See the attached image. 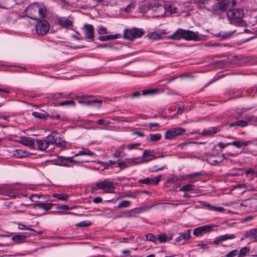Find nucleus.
I'll use <instances>...</instances> for the list:
<instances>
[{
  "instance_id": "obj_1",
  "label": "nucleus",
  "mask_w": 257,
  "mask_h": 257,
  "mask_svg": "<svg viewBox=\"0 0 257 257\" xmlns=\"http://www.w3.org/2000/svg\"><path fill=\"white\" fill-rule=\"evenodd\" d=\"M26 13L29 18L34 20H38L44 17L46 13V9L43 4L34 3L27 8Z\"/></svg>"
},
{
  "instance_id": "obj_2",
  "label": "nucleus",
  "mask_w": 257,
  "mask_h": 257,
  "mask_svg": "<svg viewBox=\"0 0 257 257\" xmlns=\"http://www.w3.org/2000/svg\"><path fill=\"white\" fill-rule=\"evenodd\" d=\"M169 38L176 40L183 39L187 41H197L200 40L198 32H195L191 30L182 29H178L172 35L170 36Z\"/></svg>"
},
{
  "instance_id": "obj_3",
  "label": "nucleus",
  "mask_w": 257,
  "mask_h": 257,
  "mask_svg": "<svg viewBox=\"0 0 257 257\" xmlns=\"http://www.w3.org/2000/svg\"><path fill=\"white\" fill-rule=\"evenodd\" d=\"M227 15L230 23L237 26H243L245 24V21L242 20L244 12L242 9L229 10Z\"/></svg>"
},
{
  "instance_id": "obj_4",
  "label": "nucleus",
  "mask_w": 257,
  "mask_h": 257,
  "mask_svg": "<svg viewBox=\"0 0 257 257\" xmlns=\"http://www.w3.org/2000/svg\"><path fill=\"white\" fill-rule=\"evenodd\" d=\"M115 187L114 186V183L108 180H104L99 182H97L94 187L92 188L93 190H102L105 193H113Z\"/></svg>"
},
{
  "instance_id": "obj_5",
  "label": "nucleus",
  "mask_w": 257,
  "mask_h": 257,
  "mask_svg": "<svg viewBox=\"0 0 257 257\" xmlns=\"http://www.w3.org/2000/svg\"><path fill=\"white\" fill-rule=\"evenodd\" d=\"M145 33L142 29L134 28L131 29H126L123 33V38L131 41L141 37Z\"/></svg>"
},
{
  "instance_id": "obj_6",
  "label": "nucleus",
  "mask_w": 257,
  "mask_h": 257,
  "mask_svg": "<svg viewBox=\"0 0 257 257\" xmlns=\"http://www.w3.org/2000/svg\"><path fill=\"white\" fill-rule=\"evenodd\" d=\"M41 197V195L35 194H33L30 196V199H31V201L37 203L34 205V208L36 209H43L45 211H47L51 209L53 205L52 204L39 203V199Z\"/></svg>"
},
{
  "instance_id": "obj_7",
  "label": "nucleus",
  "mask_w": 257,
  "mask_h": 257,
  "mask_svg": "<svg viewBox=\"0 0 257 257\" xmlns=\"http://www.w3.org/2000/svg\"><path fill=\"white\" fill-rule=\"evenodd\" d=\"M46 141L50 144H56L60 147H64L66 145V142L60 140L59 135L55 132H52L46 138Z\"/></svg>"
},
{
  "instance_id": "obj_8",
  "label": "nucleus",
  "mask_w": 257,
  "mask_h": 257,
  "mask_svg": "<svg viewBox=\"0 0 257 257\" xmlns=\"http://www.w3.org/2000/svg\"><path fill=\"white\" fill-rule=\"evenodd\" d=\"M49 24L45 20H40L36 25V31L38 35H44L47 33L49 30Z\"/></svg>"
},
{
  "instance_id": "obj_9",
  "label": "nucleus",
  "mask_w": 257,
  "mask_h": 257,
  "mask_svg": "<svg viewBox=\"0 0 257 257\" xmlns=\"http://www.w3.org/2000/svg\"><path fill=\"white\" fill-rule=\"evenodd\" d=\"M84 39L89 42H92L94 37V27L92 25L85 24L83 26Z\"/></svg>"
},
{
  "instance_id": "obj_10",
  "label": "nucleus",
  "mask_w": 257,
  "mask_h": 257,
  "mask_svg": "<svg viewBox=\"0 0 257 257\" xmlns=\"http://www.w3.org/2000/svg\"><path fill=\"white\" fill-rule=\"evenodd\" d=\"M214 225L212 224L205 225L195 228L193 230V234L195 236H202L212 230Z\"/></svg>"
},
{
  "instance_id": "obj_11",
  "label": "nucleus",
  "mask_w": 257,
  "mask_h": 257,
  "mask_svg": "<svg viewBox=\"0 0 257 257\" xmlns=\"http://www.w3.org/2000/svg\"><path fill=\"white\" fill-rule=\"evenodd\" d=\"M101 103V100L92 99L84 96H81V104H82L99 107Z\"/></svg>"
},
{
  "instance_id": "obj_12",
  "label": "nucleus",
  "mask_w": 257,
  "mask_h": 257,
  "mask_svg": "<svg viewBox=\"0 0 257 257\" xmlns=\"http://www.w3.org/2000/svg\"><path fill=\"white\" fill-rule=\"evenodd\" d=\"M223 157H224V155L221 156L208 154L206 156V160L211 165H216L223 160Z\"/></svg>"
},
{
  "instance_id": "obj_13",
  "label": "nucleus",
  "mask_w": 257,
  "mask_h": 257,
  "mask_svg": "<svg viewBox=\"0 0 257 257\" xmlns=\"http://www.w3.org/2000/svg\"><path fill=\"white\" fill-rule=\"evenodd\" d=\"M161 177V176L160 175L154 178H146L139 180L138 183L147 185H156L160 182Z\"/></svg>"
},
{
  "instance_id": "obj_14",
  "label": "nucleus",
  "mask_w": 257,
  "mask_h": 257,
  "mask_svg": "<svg viewBox=\"0 0 257 257\" xmlns=\"http://www.w3.org/2000/svg\"><path fill=\"white\" fill-rule=\"evenodd\" d=\"M240 205L242 206L249 208L250 211H252L257 207V199H248L243 201Z\"/></svg>"
},
{
  "instance_id": "obj_15",
  "label": "nucleus",
  "mask_w": 257,
  "mask_h": 257,
  "mask_svg": "<svg viewBox=\"0 0 257 257\" xmlns=\"http://www.w3.org/2000/svg\"><path fill=\"white\" fill-rule=\"evenodd\" d=\"M136 213L137 211L136 209H133L132 210H130L128 211L121 212L119 214L114 216L113 217V218H117L121 217H130L134 216Z\"/></svg>"
},
{
  "instance_id": "obj_16",
  "label": "nucleus",
  "mask_w": 257,
  "mask_h": 257,
  "mask_svg": "<svg viewBox=\"0 0 257 257\" xmlns=\"http://www.w3.org/2000/svg\"><path fill=\"white\" fill-rule=\"evenodd\" d=\"M251 143V141H235L232 142H229V144H230V145L233 146L237 148H241L243 147H246Z\"/></svg>"
},
{
  "instance_id": "obj_17",
  "label": "nucleus",
  "mask_w": 257,
  "mask_h": 257,
  "mask_svg": "<svg viewBox=\"0 0 257 257\" xmlns=\"http://www.w3.org/2000/svg\"><path fill=\"white\" fill-rule=\"evenodd\" d=\"M137 159H134L132 160H128L126 162H121L118 163V166L121 169H124L126 167H128L130 166L133 165L134 164H138Z\"/></svg>"
},
{
  "instance_id": "obj_18",
  "label": "nucleus",
  "mask_w": 257,
  "mask_h": 257,
  "mask_svg": "<svg viewBox=\"0 0 257 257\" xmlns=\"http://www.w3.org/2000/svg\"><path fill=\"white\" fill-rule=\"evenodd\" d=\"M20 142L25 146L29 147L35 146L34 140L30 138H28L26 137L22 138Z\"/></svg>"
},
{
  "instance_id": "obj_19",
  "label": "nucleus",
  "mask_w": 257,
  "mask_h": 257,
  "mask_svg": "<svg viewBox=\"0 0 257 257\" xmlns=\"http://www.w3.org/2000/svg\"><path fill=\"white\" fill-rule=\"evenodd\" d=\"M219 131V128L218 127H212L208 130H204L201 133V135L203 136H212L216 134Z\"/></svg>"
},
{
  "instance_id": "obj_20",
  "label": "nucleus",
  "mask_w": 257,
  "mask_h": 257,
  "mask_svg": "<svg viewBox=\"0 0 257 257\" xmlns=\"http://www.w3.org/2000/svg\"><path fill=\"white\" fill-rule=\"evenodd\" d=\"M36 144L38 149L42 151L46 150L49 146L46 140H37Z\"/></svg>"
},
{
  "instance_id": "obj_21",
  "label": "nucleus",
  "mask_w": 257,
  "mask_h": 257,
  "mask_svg": "<svg viewBox=\"0 0 257 257\" xmlns=\"http://www.w3.org/2000/svg\"><path fill=\"white\" fill-rule=\"evenodd\" d=\"M120 35L119 34L110 35L107 36H99L98 39L101 41H106L110 40L116 39L120 38Z\"/></svg>"
},
{
  "instance_id": "obj_22",
  "label": "nucleus",
  "mask_w": 257,
  "mask_h": 257,
  "mask_svg": "<svg viewBox=\"0 0 257 257\" xmlns=\"http://www.w3.org/2000/svg\"><path fill=\"white\" fill-rule=\"evenodd\" d=\"M58 23L63 27H67L72 25V23L71 20L66 18H61L58 20Z\"/></svg>"
},
{
  "instance_id": "obj_23",
  "label": "nucleus",
  "mask_w": 257,
  "mask_h": 257,
  "mask_svg": "<svg viewBox=\"0 0 257 257\" xmlns=\"http://www.w3.org/2000/svg\"><path fill=\"white\" fill-rule=\"evenodd\" d=\"M235 32V30H233L228 32H220L215 35L217 37H220L221 40L226 39L230 37Z\"/></svg>"
},
{
  "instance_id": "obj_24",
  "label": "nucleus",
  "mask_w": 257,
  "mask_h": 257,
  "mask_svg": "<svg viewBox=\"0 0 257 257\" xmlns=\"http://www.w3.org/2000/svg\"><path fill=\"white\" fill-rule=\"evenodd\" d=\"M26 239V236L23 234H18L12 237V240L16 243H21L24 242Z\"/></svg>"
},
{
  "instance_id": "obj_25",
  "label": "nucleus",
  "mask_w": 257,
  "mask_h": 257,
  "mask_svg": "<svg viewBox=\"0 0 257 257\" xmlns=\"http://www.w3.org/2000/svg\"><path fill=\"white\" fill-rule=\"evenodd\" d=\"M152 153H153V151L145 150L143 153V157H142V159L140 161H137L138 164L142 163L143 162H148L149 161H151V160H152L155 159L156 157H152V158H149L147 159L145 158L146 156L148 155L149 154Z\"/></svg>"
},
{
  "instance_id": "obj_26",
  "label": "nucleus",
  "mask_w": 257,
  "mask_h": 257,
  "mask_svg": "<svg viewBox=\"0 0 257 257\" xmlns=\"http://www.w3.org/2000/svg\"><path fill=\"white\" fill-rule=\"evenodd\" d=\"M150 6L152 8H158L162 10L163 12L164 11V7H163L160 3L159 0H154L152 1L150 4Z\"/></svg>"
},
{
  "instance_id": "obj_27",
  "label": "nucleus",
  "mask_w": 257,
  "mask_h": 257,
  "mask_svg": "<svg viewBox=\"0 0 257 257\" xmlns=\"http://www.w3.org/2000/svg\"><path fill=\"white\" fill-rule=\"evenodd\" d=\"M14 155L18 158H23L28 155V152L21 149H16L14 151Z\"/></svg>"
},
{
  "instance_id": "obj_28",
  "label": "nucleus",
  "mask_w": 257,
  "mask_h": 257,
  "mask_svg": "<svg viewBox=\"0 0 257 257\" xmlns=\"http://www.w3.org/2000/svg\"><path fill=\"white\" fill-rule=\"evenodd\" d=\"M247 122L244 120H240L236 121H234L229 124V127H233L235 126H241L245 127L247 125Z\"/></svg>"
},
{
  "instance_id": "obj_29",
  "label": "nucleus",
  "mask_w": 257,
  "mask_h": 257,
  "mask_svg": "<svg viewBox=\"0 0 257 257\" xmlns=\"http://www.w3.org/2000/svg\"><path fill=\"white\" fill-rule=\"evenodd\" d=\"M215 8L217 10L225 11L229 8V4L221 1L216 5Z\"/></svg>"
},
{
  "instance_id": "obj_30",
  "label": "nucleus",
  "mask_w": 257,
  "mask_h": 257,
  "mask_svg": "<svg viewBox=\"0 0 257 257\" xmlns=\"http://www.w3.org/2000/svg\"><path fill=\"white\" fill-rule=\"evenodd\" d=\"M157 239L160 242H165L171 240L172 239V236H167L165 234L161 233L159 234Z\"/></svg>"
},
{
  "instance_id": "obj_31",
  "label": "nucleus",
  "mask_w": 257,
  "mask_h": 257,
  "mask_svg": "<svg viewBox=\"0 0 257 257\" xmlns=\"http://www.w3.org/2000/svg\"><path fill=\"white\" fill-rule=\"evenodd\" d=\"M149 38L152 40H157L162 38V37L158 33L154 32L148 34Z\"/></svg>"
},
{
  "instance_id": "obj_32",
  "label": "nucleus",
  "mask_w": 257,
  "mask_h": 257,
  "mask_svg": "<svg viewBox=\"0 0 257 257\" xmlns=\"http://www.w3.org/2000/svg\"><path fill=\"white\" fill-rule=\"evenodd\" d=\"M164 10H166L171 14H176L178 11L177 8L171 5H166L165 7H164Z\"/></svg>"
},
{
  "instance_id": "obj_33",
  "label": "nucleus",
  "mask_w": 257,
  "mask_h": 257,
  "mask_svg": "<svg viewBox=\"0 0 257 257\" xmlns=\"http://www.w3.org/2000/svg\"><path fill=\"white\" fill-rule=\"evenodd\" d=\"M131 202L128 200H123L117 205L118 208H126L129 207Z\"/></svg>"
},
{
  "instance_id": "obj_34",
  "label": "nucleus",
  "mask_w": 257,
  "mask_h": 257,
  "mask_svg": "<svg viewBox=\"0 0 257 257\" xmlns=\"http://www.w3.org/2000/svg\"><path fill=\"white\" fill-rule=\"evenodd\" d=\"M191 230H187L185 232L183 233H179L182 238L184 240H189L191 237Z\"/></svg>"
},
{
  "instance_id": "obj_35",
  "label": "nucleus",
  "mask_w": 257,
  "mask_h": 257,
  "mask_svg": "<svg viewBox=\"0 0 257 257\" xmlns=\"http://www.w3.org/2000/svg\"><path fill=\"white\" fill-rule=\"evenodd\" d=\"M146 239L147 240L152 241L154 243H156L158 239L153 234L148 233L146 235Z\"/></svg>"
},
{
  "instance_id": "obj_36",
  "label": "nucleus",
  "mask_w": 257,
  "mask_h": 257,
  "mask_svg": "<svg viewBox=\"0 0 257 257\" xmlns=\"http://www.w3.org/2000/svg\"><path fill=\"white\" fill-rule=\"evenodd\" d=\"M95 154L86 149L82 148L81 149V156H93Z\"/></svg>"
},
{
  "instance_id": "obj_37",
  "label": "nucleus",
  "mask_w": 257,
  "mask_h": 257,
  "mask_svg": "<svg viewBox=\"0 0 257 257\" xmlns=\"http://www.w3.org/2000/svg\"><path fill=\"white\" fill-rule=\"evenodd\" d=\"M194 187V185L192 184H188L187 185H184L181 188H180V191H189L193 190Z\"/></svg>"
},
{
  "instance_id": "obj_38",
  "label": "nucleus",
  "mask_w": 257,
  "mask_h": 257,
  "mask_svg": "<svg viewBox=\"0 0 257 257\" xmlns=\"http://www.w3.org/2000/svg\"><path fill=\"white\" fill-rule=\"evenodd\" d=\"M249 250V248L247 247H243L241 248L238 253V257H243L246 255L247 252Z\"/></svg>"
},
{
  "instance_id": "obj_39",
  "label": "nucleus",
  "mask_w": 257,
  "mask_h": 257,
  "mask_svg": "<svg viewBox=\"0 0 257 257\" xmlns=\"http://www.w3.org/2000/svg\"><path fill=\"white\" fill-rule=\"evenodd\" d=\"M32 115L34 116H35L37 118H39L40 119H47V116L44 113L35 111V112H33L32 113Z\"/></svg>"
},
{
  "instance_id": "obj_40",
  "label": "nucleus",
  "mask_w": 257,
  "mask_h": 257,
  "mask_svg": "<svg viewBox=\"0 0 257 257\" xmlns=\"http://www.w3.org/2000/svg\"><path fill=\"white\" fill-rule=\"evenodd\" d=\"M150 140L152 142H156L161 139V135L160 134H150Z\"/></svg>"
},
{
  "instance_id": "obj_41",
  "label": "nucleus",
  "mask_w": 257,
  "mask_h": 257,
  "mask_svg": "<svg viewBox=\"0 0 257 257\" xmlns=\"http://www.w3.org/2000/svg\"><path fill=\"white\" fill-rule=\"evenodd\" d=\"M53 196L61 200H65L68 198V195L65 194H54Z\"/></svg>"
},
{
  "instance_id": "obj_42",
  "label": "nucleus",
  "mask_w": 257,
  "mask_h": 257,
  "mask_svg": "<svg viewBox=\"0 0 257 257\" xmlns=\"http://www.w3.org/2000/svg\"><path fill=\"white\" fill-rule=\"evenodd\" d=\"M235 237V236L233 234H224L220 236L221 240L225 241L228 239H234Z\"/></svg>"
},
{
  "instance_id": "obj_43",
  "label": "nucleus",
  "mask_w": 257,
  "mask_h": 257,
  "mask_svg": "<svg viewBox=\"0 0 257 257\" xmlns=\"http://www.w3.org/2000/svg\"><path fill=\"white\" fill-rule=\"evenodd\" d=\"M165 137V139L169 140L172 139L175 137L173 133L172 129H170L166 132Z\"/></svg>"
},
{
  "instance_id": "obj_44",
  "label": "nucleus",
  "mask_w": 257,
  "mask_h": 257,
  "mask_svg": "<svg viewBox=\"0 0 257 257\" xmlns=\"http://www.w3.org/2000/svg\"><path fill=\"white\" fill-rule=\"evenodd\" d=\"M173 129L175 131V133H176L177 136L181 135L186 132L185 129L182 127H176L173 128Z\"/></svg>"
},
{
  "instance_id": "obj_45",
  "label": "nucleus",
  "mask_w": 257,
  "mask_h": 257,
  "mask_svg": "<svg viewBox=\"0 0 257 257\" xmlns=\"http://www.w3.org/2000/svg\"><path fill=\"white\" fill-rule=\"evenodd\" d=\"M238 253V251L237 249L233 250L225 255V257H234L237 255Z\"/></svg>"
},
{
  "instance_id": "obj_46",
  "label": "nucleus",
  "mask_w": 257,
  "mask_h": 257,
  "mask_svg": "<svg viewBox=\"0 0 257 257\" xmlns=\"http://www.w3.org/2000/svg\"><path fill=\"white\" fill-rule=\"evenodd\" d=\"M97 32V33L99 35L107 34V31L106 28H104L102 26L100 27L98 29Z\"/></svg>"
},
{
  "instance_id": "obj_47",
  "label": "nucleus",
  "mask_w": 257,
  "mask_h": 257,
  "mask_svg": "<svg viewBox=\"0 0 257 257\" xmlns=\"http://www.w3.org/2000/svg\"><path fill=\"white\" fill-rule=\"evenodd\" d=\"M135 8V5L133 3H131L128 4L125 8H124L123 10L124 12L126 13H128L131 11V10Z\"/></svg>"
},
{
  "instance_id": "obj_48",
  "label": "nucleus",
  "mask_w": 257,
  "mask_h": 257,
  "mask_svg": "<svg viewBox=\"0 0 257 257\" xmlns=\"http://www.w3.org/2000/svg\"><path fill=\"white\" fill-rule=\"evenodd\" d=\"M250 234L251 239L257 238V228L251 229L250 230Z\"/></svg>"
},
{
  "instance_id": "obj_49",
  "label": "nucleus",
  "mask_w": 257,
  "mask_h": 257,
  "mask_svg": "<svg viewBox=\"0 0 257 257\" xmlns=\"http://www.w3.org/2000/svg\"><path fill=\"white\" fill-rule=\"evenodd\" d=\"M74 104V102L73 100H72L64 101L60 103V105H61V106H64V105H73Z\"/></svg>"
},
{
  "instance_id": "obj_50",
  "label": "nucleus",
  "mask_w": 257,
  "mask_h": 257,
  "mask_svg": "<svg viewBox=\"0 0 257 257\" xmlns=\"http://www.w3.org/2000/svg\"><path fill=\"white\" fill-rule=\"evenodd\" d=\"M91 224L92 223L90 220L81 221V227H87Z\"/></svg>"
},
{
  "instance_id": "obj_51",
  "label": "nucleus",
  "mask_w": 257,
  "mask_h": 257,
  "mask_svg": "<svg viewBox=\"0 0 257 257\" xmlns=\"http://www.w3.org/2000/svg\"><path fill=\"white\" fill-rule=\"evenodd\" d=\"M242 153H245L244 152L241 151L239 153L236 152V153H232V152H227L226 153V155L230 156V157H237L240 154H241Z\"/></svg>"
},
{
  "instance_id": "obj_52",
  "label": "nucleus",
  "mask_w": 257,
  "mask_h": 257,
  "mask_svg": "<svg viewBox=\"0 0 257 257\" xmlns=\"http://www.w3.org/2000/svg\"><path fill=\"white\" fill-rule=\"evenodd\" d=\"M185 105H178V109L177 113L179 114H181L183 111L185 110Z\"/></svg>"
},
{
  "instance_id": "obj_53",
  "label": "nucleus",
  "mask_w": 257,
  "mask_h": 257,
  "mask_svg": "<svg viewBox=\"0 0 257 257\" xmlns=\"http://www.w3.org/2000/svg\"><path fill=\"white\" fill-rule=\"evenodd\" d=\"M154 90L146 89L142 91V94L145 95L149 94H153L154 93Z\"/></svg>"
},
{
  "instance_id": "obj_54",
  "label": "nucleus",
  "mask_w": 257,
  "mask_h": 257,
  "mask_svg": "<svg viewBox=\"0 0 257 257\" xmlns=\"http://www.w3.org/2000/svg\"><path fill=\"white\" fill-rule=\"evenodd\" d=\"M59 160L61 162H69V157H63V156H60L59 157Z\"/></svg>"
},
{
  "instance_id": "obj_55",
  "label": "nucleus",
  "mask_w": 257,
  "mask_h": 257,
  "mask_svg": "<svg viewBox=\"0 0 257 257\" xmlns=\"http://www.w3.org/2000/svg\"><path fill=\"white\" fill-rule=\"evenodd\" d=\"M102 199L101 197L99 196L94 198L93 200V202L95 203H99L102 202Z\"/></svg>"
},
{
  "instance_id": "obj_56",
  "label": "nucleus",
  "mask_w": 257,
  "mask_h": 257,
  "mask_svg": "<svg viewBox=\"0 0 257 257\" xmlns=\"http://www.w3.org/2000/svg\"><path fill=\"white\" fill-rule=\"evenodd\" d=\"M230 146V144H229V143H226V144H224V143H223L222 142H219L218 144V146L220 149H222L225 148L226 146Z\"/></svg>"
},
{
  "instance_id": "obj_57",
  "label": "nucleus",
  "mask_w": 257,
  "mask_h": 257,
  "mask_svg": "<svg viewBox=\"0 0 257 257\" xmlns=\"http://www.w3.org/2000/svg\"><path fill=\"white\" fill-rule=\"evenodd\" d=\"M50 117L52 118H55V119H62V120H64V119H62L61 116H60V115L59 114H57V113H56V114H52V115H50Z\"/></svg>"
},
{
  "instance_id": "obj_58",
  "label": "nucleus",
  "mask_w": 257,
  "mask_h": 257,
  "mask_svg": "<svg viewBox=\"0 0 257 257\" xmlns=\"http://www.w3.org/2000/svg\"><path fill=\"white\" fill-rule=\"evenodd\" d=\"M57 208L58 209H63V210H69V207H68V206H67L66 205H61L58 206L57 207Z\"/></svg>"
},
{
  "instance_id": "obj_59",
  "label": "nucleus",
  "mask_w": 257,
  "mask_h": 257,
  "mask_svg": "<svg viewBox=\"0 0 257 257\" xmlns=\"http://www.w3.org/2000/svg\"><path fill=\"white\" fill-rule=\"evenodd\" d=\"M159 126H160L159 123H158L157 122H151V123H148V126L150 128H151L152 127H158Z\"/></svg>"
},
{
  "instance_id": "obj_60",
  "label": "nucleus",
  "mask_w": 257,
  "mask_h": 257,
  "mask_svg": "<svg viewBox=\"0 0 257 257\" xmlns=\"http://www.w3.org/2000/svg\"><path fill=\"white\" fill-rule=\"evenodd\" d=\"M73 164H77L79 163V161L74 159V157H69V162Z\"/></svg>"
},
{
  "instance_id": "obj_61",
  "label": "nucleus",
  "mask_w": 257,
  "mask_h": 257,
  "mask_svg": "<svg viewBox=\"0 0 257 257\" xmlns=\"http://www.w3.org/2000/svg\"><path fill=\"white\" fill-rule=\"evenodd\" d=\"M223 241L220 239V236L216 237L213 241L214 244H219L221 242Z\"/></svg>"
},
{
  "instance_id": "obj_62",
  "label": "nucleus",
  "mask_w": 257,
  "mask_h": 257,
  "mask_svg": "<svg viewBox=\"0 0 257 257\" xmlns=\"http://www.w3.org/2000/svg\"><path fill=\"white\" fill-rule=\"evenodd\" d=\"M19 228L20 229H22V230H26V229H28L30 230H33L32 228H29L27 227L25 225H24V224H20Z\"/></svg>"
},
{
  "instance_id": "obj_63",
  "label": "nucleus",
  "mask_w": 257,
  "mask_h": 257,
  "mask_svg": "<svg viewBox=\"0 0 257 257\" xmlns=\"http://www.w3.org/2000/svg\"><path fill=\"white\" fill-rule=\"evenodd\" d=\"M139 146H140V144H132L128 146V148L129 149H133Z\"/></svg>"
},
{
  "instance_id": "obj_64",
  "label": "nucleus",
  "mask_w": 257,
  "mask_h": 257,
  "mask_svg": "<svg viewBox=\"0 0 257 257\" xmlns=\"http://www.w3.org/2000/svg\"><path fill=\"white\" fill-rule=\"evenodd\" d=\"M141 94H142V93H141L140 91H136L132 94V97L134 98V97H139Z\"/></svg>"
}]
</instances>
